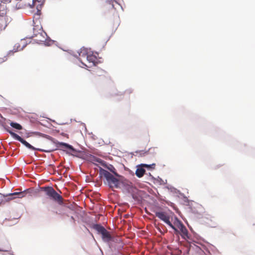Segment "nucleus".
Masks as SVG:
<instances>
[{"label": "nucleus", "instance_id": "nucleus-7", "mask_svg": "<svg viewBox=\"0 0 255 255\" xmlns=\"http://www.w3.org/2000/svg\"><path fill=\"white\" fill-rule=\"evenodd\" d=\"M155 166V164L154 163L151 164H141L139 165H137L135 174L138 177L141 178L145 174V170L143 168L144 167L154 168Z\"/></svg>", "mask_w": 255, "mask_h": 255}, {"label": "nucleus", "instance_id": "nucleus-13", "mask_svg": "<svg viewBox=\"0 0 255 255\" xmlns=\"http://www.w3.org/2000/svg\"><path fill=\"white\" fill-rule=\"evenodd\" d=\"M10 125L12 128H16L17 129L20 130V129H22V126L20 125H19V124L11 122L10 123Z\"/></svg>", "mask_w": 255, "mask_h": 255}, {"label": "nucleus", "instance_id": "nucleus-8", "mask_svg": "<svg viewBox=\"0 0 255 255\" xmlns=\"http://www.w3.org/2000/svg\"><path fill=\"white\" fill-rule=\"evenodd\" d=\"M80 56L86 57V59L89 63L94 64L96 60V57L92 54H88L86 49H84L81 50L79 54Z\"/></svg>", "mask_w": 255, "mask_h": 255}, {"label": "nucleus", "instance_id": "nucleus-14", "mask_svg": "<svg viewBox=\"0 0 255 255\" xmlns=\"http://www.w3.org/2000/svg\"><path fill=\"white\" fill-rule=\"evenodd\" d=\"M107 168L110 170L112 172H113V173H114L115 175H116V176H119V175H118V174L116 172V169L115 168V167L112 165H109L108 166H107Z\"/></svg>", "mask_w": 255, "mask_h": 255}, {"label": "nucleus", "instance_id": "nucleus-5", "mask_svg": "<svg viewBox=\"0 0 255 255\" xmlns=\"http://www.w3.org/2000/svg\"><path fill=\"white\" fill-rule=\"evenodd\" d=\"M155 215L157 217L167 224L169 227L171 228L172 227L173 224L171 221V218L172 217H174V216H170L163 212H156L155 213Z\"/></svg>", "mask_w": 255, "mask_h": 255}, {"label": "nucleus", "instance_id": "nucleus-19", "mask_svg": "<svg viewBox=\"0 0 255 255\" xmlns=\"http://www.w3.org/2000/svg\"><path fill=\"white\" fill-rule=\"evenodd\" d=\"M25 163H26V164H30L31 162H25Z\"/></svg>", "mask_w": 255, "mask_h": 255}, {"label": "nucleus", "instance_id": "nucleus-17", "mask_svg": "<svg viewBox=\"0 0 255 255\" xmlns=\"http://www.w3.org/2000/svg\"><path fill=\"white\" fill-rule=\"evenodd\" d=\"M3 28V25L0 23V31L2 30Z\"/></svg>", "mask_w": 255, "mask_h": 255}, {"label": "nucleus", "instance_id": "nucleus-16", "mask_svg": "<svg viewBox=\"0 0 255 255\" xmlns=\"http://www.w3.org/2000/svg\"><path fill=\"white\" fill-rule=\"evenodd\" d=\"M36 2H39L38 0H32V7H34L35 5V3Z\"/></svg>", "mask_w": 255, "mask_h": 255}, {"label": "nucleus", "instance_id": "nucleus-11", "mask_svg": "<svg viewBox=\"0 0 255 255\" xmlns=\"http://www.w3.org/2000/svg\"><path fill=\"white\" fill-rule=\"evenodd\" d=\"M27 194L26 190H24L23 191L21 192H15L9 194V196L12 197L10 198L11 199H14L16 197L15 196H17V197L19 198H21L25 196Z\"/></svg>", "mask_w": 255, "mask_h": 255}, {"label": "nucleus", "instance_id": "nucleus-23", "mask_svg": "<svg viewBox=\"0 0 255 255\" xmlns=\"http://www.w3.org/2000/svg\"><path fill=\"white\" fill-rule=\"evenodd\" d=\"M81 63L82 64H84V63H83L82 61H81Z\"/></svg>", "mask_w": 255, "mask_h": 255}, {"label": "nucleus", "instance_id": "nucleus-24", "mask_svg": "<svg viewBox=\"0 0 255 255\" xmlns=\"http://www.w3.org/2000/svg\"><path fill=\"white\" fill-rule=\"evenodd\" d=\"M81 63L82 64H84V63H83L82 61H81Z\"/></svg>", "mask_w": 255, "mask_h": 255}, {"label": "nucleus", "instance_id": "nucleus-15", "mask_svg": "<svg viewBox=\"0 0 255 255\" xmlns=\"http://www.w3.org/2000/svg\"><path fill=\"white\" fill-rule=\"evenodd\" d=\"M111 2H112L111 4H112V7H113L114 9H116V7H115V4H114V3L115 2V3H116V4H118V3H117L116 1H115L114 0H111Z\"/></svg>", "mask_w": 255, "mask_h": 255}, {"label": "nucleus", "instance_id": "nucleus-18", "mask_svg": "<svg viewBox=\"0 0 255 255\" xmlns=\"http://www.w3.org/2000/svg\"><path fill=\"white\" fill-rule=\"evenodd\" d=\"M65 163V161L64 162H62L61 163V165H63L64 166V167L65 168H66V166L65 165H63V164ZM68 168H69V167H67Z\"/></svg>", "mask_w": 255, "mask_h": 255}, {"label": "nucleus", "instance_id": "nucleus-4", "mask_svg": "<svg viewBox=\"0 0 255 255\" xmlns=\"http://www.w3.org/2000/svg\"><path fill=\"white\" fill-rule=\"evenodd\" d=\"M100 174L106 178L110 188H118L120 187V180L109 171L100 168Z\"/></svg>", "mask_w": 255, "mask_h": 255}, {"label": "nucleus", "instance_id": "nucleus-9", "mask_svg": "<svg viewBox=\"0 0 255 255\" xmlns=\"http://www.w3.org/2000/svg\"><path fill=\"white\" fill-rule=\"evenodd\" d=\"M10 135L13 137L14 139L20 141L21 143L23 144L25 146L30 149H33V147L32 145H31L29 143H28L26 140H24L22 138H21L19 135L15 133L14 132L11 131L10 130L8 131Z\"/></svg>", "mask_w": 255, "mask_h": 255}, {"label": "nucleus", "instance_id": "nucleus-1", "mask_svg": "<svg viewBox=\"0 0 255 255\" xmlns=\"http://www.w3.org/2000/svg\"><path fill=\"white\" fill-rule=\"evenodd\" d=\"M59 145V147L63 148L64 151L74 157L80 158L83 159H100L95 157L94 155L86 149L77 150L72 145L65 142H60Z\"/></svg>", "mask_w": 255, "mask_h": 255}, {"label": "nucleus", "instance_id": "nucleus-6", "mask_svg": "<svg viewBox=\"0 0 255 255\" xmlns=\"http://www.w3.org/2000/svg\"><path fill=\"white\" fill-rule=\"evenodd\" d=\"M94 228L99 233L102 235L103 240L106 241H109L111 240L112 237L111 235L104 227L97 224L94 226Z\"/></svg>", "mask_w": 255, "mask_h": 255}, {"label": "nucleus", "instance_id": "nucleus-22", "mask_svg": "<svg viewBox=\"0 0 255 255\" xmlns=\"http://www.w3.org/2000/svg\"><path fill=\"white\" fill-rule=\"evenodd\" d=\"M81 63L82 64H84V63H83L82 61H81Z\"/></svg>", "mask_w": 255, "mask_h": 255}, {"label": "nucleus", "instance_id": "nucleus-10", "mask_svg": "<svg viewBox=\"0 0 255 255\" xmlns=\"http://www.w3.org/2000/svg\"><path fill=\"white\" fill-rule=\"evenodd\" d=\"M25 46V41L23 40H21L20 42L15 44L13 50L9 51L8 52V54L12 55L16 52L22 50Z\"/></svg>", "mask_w": 255, "mask_h": 255}, {"label": "nucleus", "instance_id": "nucleus-12", "mask_svg": "<svg viewBox=\"0 0 255 255\" xmlns=\"http://www.w3.org/2000/svg\"><path fill=\"white\" fill-rule=\"evenodd\" d=\"M11 55L1 51H0V63L3 62L7 60V56Z\"/></svg>", "mask_w": 255, "mask_h": 255}, {"label": "nucleus", "instance_id": "nucleus-20", "mask_svg": "<svg viewBox=\"0 0 255 255\" xmlns=\"http://www.w3.org/2000/svg\"><path fill=\"white\" fill-rule=\"evenodd\" d=\"M96 161H97V162H99L100 160H95ZM101 161H102L103 160H101Z\"/></svg>", "mask_w": 255, "mask_h": 255}, {"label": "nucleus", "instance_id": "nucleus-3", "mask_svg": "<svg viewBox=\"0 0 255 255\" xmlns=\"http://www.w3.org/2000/svg\"><path fill=\"white\" fill-rule=\"evenodd\" d=\"M41 190L45 192L46 196L50 199L57 202L59 204L62 205L63 203V198L52 187L46 186L41 187Z\"/></svg>", "mask_w": 255, "mask_h": 255}, {"label": "nucleus", "instance_id": "nucleus-21", "mask_svg": "<svg viewBox=\"0 0 255 255\" xmlns=\"http://www.w3.org/2000/svg\"><path fill=\"white\" fill-rule=\"evenodd\" d=\"M81 63L82 64H84V63H83L82 61H81Z\"/></svg>", "mask_w": 255, "mask_h": 255}, {"label": "nucleus", "instance_id": "nucleus-2", "mask_svg": "<svg viewBox=\"0 0 255 255\" xmlns=\"http://www.w3.org/2000/svg\"><path fill=\"white\" fill-rule=\"evenodd\" d=\"M171 221L173 224L171 228L174 230V233L175 234H180L182 238L184 239H188V230L182 222L176 217H172Z\"/></svg>", "mask_w": 255, "mask_h": 255}]
</instances>
